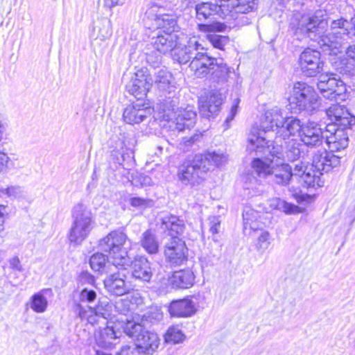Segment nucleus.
I'll list each match as a JSON object with an SVG mask.
<instances>
[{
    "label": "nucleus",
    "instance_id": "1",
    "mask_svg": "<svg viewBox=\"0 0 355 355\" xmlns=\"http://www.w3.org/2000/svg\"><path fill=\"white\" fill-rule=\"evenodd\" d=\"M299 26L300 31L310 40L317 42L322 51L328 55L341 52L351 38L349 23L343 17L333 20L330 24L331 32L326 34L328 22L322 10H317L313 16L303 17Z\"/></svg>",
    "mask_w": 355,
    "mask_h": 355
},
{
    "label": "nucleus",
    "instance_id": "2",
    "mask_svg": "<svg viewBox=\"0 0 355 355\" xmlns=\"http://www.w3.org/2000/svg\"><path fill=\"white\" fill-rule=\"evenodd\" d=\"M127 235L121 230L110 232L98 242L101 250L108 252L113 266L124 270L131 266L132 278L140 284L150 283L153 276L151 262L145 256L132 260L128 255L130 244Z\"/></svg>",
    "mask_w": 355,
    "mask_h": 355
},
{
    "label": "nucleus",
    "instance_id": "3",
    "mask_svg": "<svg viewBox=\"0 0 355 355\" xmlns=\"http://www.w3.org/2000/svg\"><path fill=\"white\" fill-rule=\"evenodd\" d=\"M160 227L164 232H168L172 238L168 241L164 248V257L166 261L171 266H180L187 261L188 248L184 241L178 238L185 229L183 220L174 215H166L160 218Z\"/></svg>",
    "mask_w": 355,
    "mask_h": 355
},
{
    "label": "nucleus",
    "instance_id": "4",
    "mask_svg": "<svg viewBox=\"0 0 355 355\" xmlns=\"http://www.w3.org/2000/svg\"><path fill=\"white\" fill-rule=\"evenodd\" d=\"M272 135H261L258 125L252 126L248 135L247 150L255 152L256 155H266V164H275L282 162L284 156L282 138L277 139L275 135L274 141H271Z\"/></svg>",
    "mask_w": 355,
    "mask_h": 355
},
{
    "label": "nucleus",
    "instance_id": "5",
    "mask_svg": "<svg viewBox=\"0 0 355 355\" xmlns=\"http://www.w3.org/2000/svg\"><path fill=\"white\" fill-rule=\"evenodd\" d=\"M123 332L134 341L142 355H153L157 350L160 339L158 335L146 330L135 320H128L123 327Z\"/></svg>",
    "mask_w": 355,
    "mask_h": 355
},
{
    "label": "nucleus",
    "instance_id": "6",
    "mask_svg": "<svg viewBox=\"0 0 355 355\" xmlns=\"http://www.w3.org/2000/svg\"><path fill=\"white\" fill-rule=\"evenodd\" d=\"M73 223L69 230L68 239L71 243L80 244L93 229L94 220L88 207L83 203H78L72 209Z\"/></svg>",
    "mask_w": 355,
    "mask_h": 355
},
{
    "label": "nucleus",
    "instance_id": "7",
    "mask_svg": "<svg viewBox=\"0 0 355 355\" xmlns=\"http://www.w3.org/2000/svg\"><path fill=\"white\" fill-rule=\"evenodd\" d=\"M319 96L314 89L305 83H295L288 98L291 108L295 112L306 111L309 113L319 106Z\"/></svg>",
    "mask_w": 355,
    "mask_h": 355
},
{
    "label": "nucleus",
    "instance_id": "8",
    "mask_svg": "<svg viewBox=\"0 0 355 355\" xmlns=\"http://www.w3.org/2000/svg\"><path fill=\"white\" fill-rule=\"evenodd\" d=\"M252 166L259 177H271L272 180L280 185H287L292 179V166L282 162L275 164H266L260 158H254Z\"/></svg>",
    "mask_w": 355,
    "mask_h": 355
},
{
    "label": "nucleus",
    "instance_id": "9",
    "mask_svg": "<svg viewBox=\"0 0 355 355\" xmlns=\"http://www.w3.org/2000/svg\"><path fill=\"white\" fill-rule=\"evenodd\" d=\"M202 162V156L196 155L192 161L180 168L178 177L182 184L193 187L203 181L208 168Z\"/></svg>",
    "mask_w": 355,
    "mask_h": 355
},
{
    "label": "nucleus",
    "instance_id": "10",
    "mask_svg": "<svg viewBox=\"0 0 355 355\" xmlns=\"http://www.w3.org/2000/svg\"><path fill=\"white\" fill-rule=\"evenodd\" d=\"M312 164L311 167L318 173L322 175L328 173L332 168L337 167L340 164V155H336L331 151H327L322 146L312 150Z\"/></svg>",
    "mask_w": 355,
    "mask_h": 355
},
{
    "label": "nucleus",
    "instance_id": "11",
    "mask_svg": "<svg viewBox=\"0 0 355 355\" xmlns=\"http://www.w3.org/2000/svg\"><path fill=\"white\" fill-rule=\"evenodd\" d=\"M352 127H338L336 125H327L325 142L330 151L338 153L345 150L349 144V132Z\"/></svg>",
    "mask_w": 355,
    "mask_h": 355
},
{
    "label": "nucleus",
    "instance_id": "12",
    "mask_svg": "<svg viewBox=\"0 0 355 355\" xmlns=\"http://www.w3.org/2000/svg\"><path fill=\"white\" fill-rule=\"evenodd\" d=\"M152 86V79L147 68L138 69L125 85L126 91L138 101L144 99Z\"/></svg>",
    "mask_w": 355,
    "mask_h": 355
},
{
    "label": "nucleus",
    "instance_id": "13",
    "mask_svg": "<svg viewBox=\"0 0 355 355\" xmlns=\"http://www.w3.org/2000/svg\"><path fill=\"white\" fill-rule=\"evenodd\" d=\"M320 52L310 48L305 49L299 58L302 73L307 77H313L322 72L324 62L320 59Z\"/></svg>",
    "mask_w": 355,
    "mask_h": 355
},
{
    "label": "nucleus",
    "instance_id": "14",
    "mask_svg": "<svg viewBox=\"0 0 355 355\" xmlns=\"http://www.w3.org/2000/svg\"><path fill=\"white\" fill-rule=\"evenodd\" d=\"M217 62V59L209 55L207 49L202 46V50H199L194 60H191L189 68L196 78H203L209 76Z\"/></svg>",
    "mask_w": 355,
    "mask_h": 355
},
{
    "label": "nucleus",
    "instance_id": "15",
    "mask_svg": "<svg viewBox=\"0 0 355 355\" xmlns=\"http://www.w3.org/2000/svg\"><path fill=\"white\" fill-rule=\"evenodd\" d=\"M325 132L326 128L323 130L318 123L309 121L302 127L300 139L306 146L313 150L322 146Z\"/></svg>",
    "mask_w": 355,
    "mask_h": 355
},
{
    "label": "nucleus",
    "instance_id": "16",
    "mask_svg": "<svg viewBox=\"0 0 355 355\" xmlns=\"http://www.w3.org/2000/svg\"><path fill=\"white\" fill-rule=\"evenodd\" d=\"M219 3H213L211 1L200 2L195 6L196 18L198 21H203L211 20L215 15H218L223 19H227L226 9L227 6H225L223 1L218 0Z\"/></svg>",
    "mask_w": 355,
    "mask_h": 355
},
{
    "label": "nucleus",
    "instance_id": "17",
    "mask_svg": "<svg viewBox=\"0 0 355 355\" xmlns=\"http://www.w3.org/2000/svg\"><path fill=\"white\" fill-rule=\"evenodd\" d=\"M226 27L225 24L218 21L198 24V29L201 32L209 33L207 35V40L214 47L218 49H223V47L228 44L230 39L227 36L217 35L215 32H223Z\"/></svg>",
    "mask_w": 355,
    "mask_h": 355
},
{
    "label": "nucleus",
    "instance_id": "18",
    "mask_svg": "<svg viewBox=\"0 0 355 355\" xmlns=\"http://www.w3.org/2000/svg\"><path fill=\"white\" fill-rule=\"evenodd\" d=\"M286 117L283 115L282 110L278 107H274L266 111L264 119L261 127H259L261 135L275 134L283 125Z\"/></svg>",
    "mask_w": 355,
    "mask_h": 355
},
{
    "label": "nucleus",
    "instance_id": "19",
    "mask_svg": "<svg viewBox=\"0 0 355 355\" xmlns=\"http://www.w3.org/2000/svg\"><path fill=\"white\" fill-rule=\"evenodd\" d=\"M327 114L332 121L327 125H336L338 127L355 125V116L351 114L344 105L333 104L327 110Z\"/></svg>",
    "mask_w": 355,
    "mask_h": 355
},
{
    "label": "nucleus",
    "instance_id": "20",
    "mask_svg": "<svg viewBox=\"0 0 355 355\" xmlns=\"http://www.w3.org/2000/svg\"><path fill=\"white\" fill-rule=\"evenodd\" d=\"M225 96L217 89L211 90L207 98L201 101L199 105L200 114L207 119L214 117L219 110Z\"/></svg>",
    "mask_w": 355,
    "mask_h": 355
},
{
    "label": "nucleus",
    "instance_id": "21",
    "mask_svg": "<svg viewBox=\"0 0 355 355\" xmlns=\"http://www.w3.org/2000/svg\"><path fill=\"white\" fill-rule=\"evenodd\" d=\"M152 114V109L140 103H134L127 106L123 113V121L130 125L139 124Z\"/></svg>",
    "mask_w": 355,
    "mask_h": 355
},
{
    "label": "nucleus",
    "instance_id": "22",
    "mask_svg": "<svg viewBox=\"0 0 355 355\" xmlns=\"http://www.w3.org/2000/svg\"><path fill=\"white\" fill-rule=\"evenodd\" d=\"M199 50H202V45L196 37L191 38L187 45L183 46H177L173 50V59L180 64L191 62V60H194V57Z\"/></svg>",
    "mask_w": 355,
    "mask_h": 355
},
{
    "label": "nucleus",
    "instance_id": "23",
    "mask_svg": "<svg viewBox=\"0 0 355 355\" xmlns=\"http://www.w3.org/2000/svg\"><path fill=\"white\" fill-rule=\"evenodd\" d=\"M167 310L173 318H188L196 312V304L191 298L173 300L167 306Z\"/></svg>",
    "mask_w": 355,
    "mask_h": 355
},
{
    "label": "nucleus",
    "instance_id": "24",
    "mask_svg": "<svg viewBox=\"0 0 355 355\" xmlns=\"http://www.w3.org/2000/svg\"><path fill=\"white\" fill-rule=\"evenodd\" d=\"M196 112L193 108L188 106L179 110L173 117H171L168 121H171L170 128L182 131L184 129H190L193 127L196 121Z\"/></svg>",
    "mask_w": 355,
    "mask_h": 355
},
{
    "label": "nucleus",
    "instance_id": "25",
    "mask_svg": "<svg viewBox=\"0 0 355 355\" xmlns=\"http://www.w3.org/2000/svg\"><path fill=\"white\" fill-rule=\"evenodd\" d=\"M114 272L104 279V284L106 289L115 295H123L128 292L129 288L125 284L126 275L123 270Z\"/></svg>",
    "mask_w": 355,
    "mask_h": 355
},
{
    "label": "nucleus",
    "instance_id": "26",
    "mask_svg": "<svg viewBox=\"0 0 355 355\" xmlns=\"http://www.w3.org/2000/svg\"><path fill=\"white\" fill-rule=\"evenodd\" d=\"M304 123L295 116H286L283 125L275 135H277V139L282 138L284 143L286 144V140L289 139L291 137L297 135L300 137V132L302 131Z\"/></svg>",
    "mask_w": 355,
    "mask_h": 355
},
{
    "label": "nucleus",
    "instance_id": "27",
    "mask_svg": "<svg viewBox=\"0 0 355 355\" xmlns=\"http://www.w3.org/2000/svg\"><path fill=\"white\" fill-rule=\"evenodd\" d=\"M152 40L154 49L162 54H166L177 46L178 36L176 33H162L159 31Z\"/></svg>",
    "mask_w": 355,
    "mask_h": 355
},
{
    "label": "nucleus",
    "instance_id": "28",
    "mask_svg": "<svg viewBox=\"0 0 355 355\" xmlns=\"http://www.w3.org/2000/svg\"><path fill=\"white\" fill-rule=\"evenodd\" d=\"M195 275L190 269H183L173 272L168 278V283L175 289L191 288L195 282Z\"/></svg>",
    "mask_w": 355,
    "mask_h": 355
},
{
    "label": "nucleus",
    "instance_id": "29",
    "mask_svg": "<svg viewBox=\"0 0 355 355\" xmlns=\"http://www.w3.org/2000/svg\"><path fill=\"white\" fill-rule=\"evenodd\" d=\"M133 147L134 144L131 139L123 137L116 142L111 156L116 164L121 165L125 160L132 157Z\"/></svg>",
    "mask_w": 355,
    "mask_h": 355
},
{
    "label": "nucleus",
    "instance_id": "30",
    "mask_svg": "<svg viewBox=\"0 0 355 355\" xmlns=\"http://www.w3.org/2000/svg\"><path fill=\"white\" fill-rule=\"evenodd\" d=\"M119 338L113 328L109 327L99 330L95 334L96 345L105 349L113 348Z\"/></svg>",
    "mask_w": 355,
    "mask_h": 355
},
{
    "label": "nucleus",
    "instance_id": "31",
    "mask_svg": "<svg viewBox=\"0 0 355 355\" xmlns=\"http://www.w3.org/2000/svg\"><path fill=\"white\" fill-rule=\"evenodd\" d=\"M336 76L337 75L334 73L321 74L317 83V87L322 96L331 101H334L335 98V96H332L331 92L333 91L332 87L338 86Z\"/></svg>",
    "mask_w": 355,
    "mask_h": 355
},
{
    "label": "nucleus",
    "instance_id": "32",
    "mask_svg": "<svg viewBox=\"0 0 355 355\" xmlns=\"http://www.w3.org/2000/svg\"><path fill=\"white\" fill-rule=\"evenodd\" d=\"M173 76L166 68H161L155 72V84L159 91L170 94L174 86L171 83Z\"/></svg>",
    "mask_w": 355,
    "mask_h": 355
},
{
    "label": "nucleus",
    "instance_id": "33",
    "mask_svg": "<svg viewBox=\"0 0 355 355\" xmlns=\"http://www.w3.org/2000/svg\"><path fill=\"white\" fill-rule=\"evenodd\" d=\"M155 22L162 33H175L178 28L176 17L171 14L156 15Z\"/></svg>",
    "mask_w": 355,
    "mask_h": 355
},
{
    "label": "nucleus",
    "instance_id": "34",
    "mask_svg": "<svg viewBox=\"0 0 355 355\" xmlns=\"http://www.w3.org/2000/svg\"><path fill=\"white\" fill-rule=\"evenodd\" d=\"M140 243L149 254H156L159 252V243L155 233L150 229L146 230L141 236Z\"/></svg>",
    "mask_w": 355,
    "mask_h": 355
},
{
    "label": "nucleus",
    "instance_id": "35",
    "mask_svg": "<svg viewBox=\"0 0 355 355\" xmlns=\"http://www.w3.org/2000/svg\"><path fill=\"white\" fill-rule=\"evenodd\" d=\"M230 70L227 64L224 63L222 60L217 62L216 67L212 69L209 77L212 83L218 85L225 84L229 78Z\"/></svg>",
    "mask_w": 355,
    "mask_h": 355
},
{
    "label": "nucleus",
    "instance_id": "36",
    "mask_svg": "<svg viewBox=\"0 0 355 355\" xmlns=\"http://www.w3.org/2000/svg\"><path fill=\"white\" fill-rule=\"evenodd\" d=\"M107 253V255H105L101 252H97L91 256L89 265L93 270L101 274L108 272L109 260L111 262L112 260L110 258L109 253Z\"/></svg>",
    "mask_w": 355,
    "mask_h": 355
},
{
    "label": "nucleus",
    "instance_id": "37",
    "mask_svg": "<svg viewBox=\"0 0 355 355\" xmlns=\"http://www.w3.org/2000/svg\"><path fill=\"white\" fill-rule=\"evenodd\" d=\"M334 69L343 76H355V64L347 58H338L333 62Z\"/></svg>",
    "mask_w": 355,
    "mask_h": 355
},
{
    "label": "nucleus",
    "instance_id": "38",
    "mask_svg": "<svg viewBox=\"0 0 355 355\" xmlns=\"http://www.w3.org/2000/svg\"><path fill=\"white\" fill-rule=\"evenodd\" d=\"M198 155L202 156V164L207 166L208 171L210 169L212 164L218 167L223 166L227 162V155L223 153L212 151L208 152L205 155L198 154Z\"/></svg>",
    "mask_w": 355,
    "mask_h": 355
},
{
    "label": "nucleus",
    "instance_id": "39",
    "mask_svg": "<svg viewBox=\"0 0 355 355\" xmlns=\"http://www.w3.org/2000/svg\"><path fill=\"white\" fill-rule=\"evenodd\" d=\"M51 291V289H44L32 296L31 307L34 311L43 313L46 311L48 301L44 295Z\"/></svg>",
    "mask_w": 355,
    "mask_h": 355
},
{
    "label": "nucleus",
    "instance_id": "40",
    "mask_svg": "<svg viewBox=\"0 0 355 355\" xmlns=\"http://www.w3.org/2000/svg\"><path fill=\"white\" fill-rule=\"evenodd\" d=\"M316 171H313L312 173L306 171L302 178L299 179V182L303 187L306 188H315L322 187L324 185V182L321 181L319 175L317 174Z\"/></svg>",
    "mask_w": 355,
    "mask_h": 355
},
{
    "label": "nucleus",
    "instance_id": "41",
    "mask_svg": "<svg viewBox=\"0 0 355 355\" xmlns=\"http://www.w3.org/2000/svg\"><path fill=\"white\" fill-rule=\"evenodd\" d=\"M252 171L248 173L244 178V187L246 189H251L258 191V186L262 182L263 177H259L255 172V169L252 166Z\"/></svg>",
    "mask_w": 355,
    "mask_h": 355
},
{
    "label": "nucleus",
    "instance_id": "42",
    "mask_svg": "<svg viewBox=\"0 0 355 355\" xmlns=\"http://www.w3.org/2000/svg\"><path fill=\"white\" fill-rule=\"evenodd\" d=\"M300 146L301 144L296 140L291 139L288 142L285 151L286 156L288 161L294 162L301 157L302 152L300 150Z\"/></svg>",
    "mask_w": 355,
    "mask_h": 355
},
{
    "label": "nucleus",
    "instance_id": "43",
    "mask_svg": "<svg viewBox=\"0 0 355 355\" xmlns=\"http://www.w3.org/2000/svg\"><path fill=\"white\" fill-rule=\"evenodd\" d=\"M179 98L177 96H168L166 97V99L164 100V112L166 113L167 112H171V113L166 114L168 116L167 120H170L171 117H173L176 115V114L179 112L180 110L182 109V107H179Z\"/></svg>",
    "mask_w": 355,
    "mask_h": 355
},
{
    "label": "nucleus",
    "instance_id": "44",
    "mask_svg": "<svg viewBox=\"0 0 355 355\" xmlns=\"http://www.w3.org/2000/svg\"><path fill=\"white\" fill-rule=\"evenodd\" d=\"M270 206L274 209L284 211L286 214H290L297 211L298 207L287 202L286 201L280 198H274L271 200Z\"/></svg>",
    "mask_w": 355,
    "mask_h": 355
},
{
    "label": "nucleus",
    "instance_id": "45",
    "mask_svg": "<svg viewBox=\"0 0 355 355\" xmlns=\"http://www.w3.org/2000/svg\"><path fill=\"white\" fill-rule=\"evenodd\" d=\"M184 338V334L177 327H169L164 336V339L166 343L174 344L182 342Z\"/></svg>",
    "mask_w": 355,
    "mask_h": 355
},
{
    "label": "nucleus",
    "instance_id": "46",
    "mask_svg": "<svg viewBox=\"0 0 355 355\" xmlns=\"http://www.w3.org/2000/svg\"><path fill=\"white\" fill-rule=\"evenodd\" d=\"M336 81L338 82V86L332 87V96H335L334 101H345L347 98V87L346 85L340 78L336 77Z\"/></svg>",
    "mask_w": 355,
    "mask_h": 355
},
{
    "label": "nucleus",
    "instance_id": "47",
    "mask_svg": "<svg viewBox=\"0 0 355 355\" xmlns=\"http://www.w3.org/2000/svg\"><path fill=\"white\" fill-rule=\"evenodd\" d=\"M75 313L80 318L81 320L85 319L89 317V313L91 314L95 313L96 315L101 314L103 317H105V313H101L99 310V307L96 309L92 308L91 306H83L80 303H77L74 306Z\"/></svg>",
    "mask_w": 355,
    "mask_h": 355
},
{
    "label": "nucleus",
    "instance_id": "48",
    "mask_svg": "<svg viewBox=\"0 0 355 355\" xmlns=\"http://www.w3.org/2000/svg\"><path fill=\"white\" fill-rule=\"evenodd\" d=\"M3 194L15 199L20 198L24 196V189L18 185L10 186L6 189H0V196Z\"/></svg>",
    "mask_w": 355,
    "mask_h": 355
},
{
    "label": "nucleus",
    "instance_id": "49",
    "mask_svg": "<svg viewBox=\"0 0 355 355\" xmlns=\"http://www.w3.org/2000/svg\"><path fill=\"white\" fill-rule=\"evenodd\" d=\"M163 318L162 313L157 309H153L143 315L142 322L155 323L160 321Z\"/></svg>",
    "mask_w": 355,
    "mask_h": 355
},
{
    "label": "nucleus",
    "instance_id": "50",
    "mask_svg": "<svg viewBox=\"0 0 355 355\" xmlns=\"http://www.w3.org/2000/svg\"><path fill=\"white\" fill-rule=\"evenodd\" d=\"M97 297L96 292L87 288H83L79 294V300L81 302L92 303Z\"/></svg>",
    "mask_w": 355,
    "mask_h": 355
},
{
    "label": "nucleus",
    "instance_id": "51",
    "mask_svg": "<svg viewBox=\"0 0 355 355\" xmlns=\"http://www.w3.org/2000/svg\"><path fill=\"white\" fill-rule=\"evenodd\" d=\"M102 27H99V37L101 40H104L110 37L112 34L111 21L107 19H102Z\"/></svg>",
    "mask_w": 355,
    "mask_h": 355
},
{
    "label": "nucleus",
    "instance_id": "52",
    "mask_svg": "<svg viewBox=\"0 0 355 355\" xmlns=\"http://www.w3.org/2000/svg\"><path fill=\"white\" fill-rule=\"evenodd\" d=\"M240 100L239 98H236L234 101L233 105L231 107L230 113L228 116L226 117L223 125L225 127V130L228 129L231 126V122L234 120L235 116L238 112L239 103Z\"/></svg>",
    "mask_w": 355,
    "mask_h": 355
},
{
    "label": "nucleus",
    "instance_id": "53",
    "mask_svg": "<svg viewBox=\"0 0 355 355\" xmlns=\"http://www.w3.org/2000/svg\"><path fill=\"white\" fill-rule=\"evenodd\" d=\"M270 244V234L268 232H262L258 238L257 247L259 250L264 252L267 250Z\"/></svg>",
    "mask_w": 355,
    "mask_h": 355
},
{
    "label": "nucleus",
    "instance_id": "54",
    "mask_svg": "<svg viewBox=\"0 0 355 355\" xmlns=\"http://www.w3.org/2000/svg\"><path fill=\"white\" fill-rule=\"evenodd\" d=\"M307 171V166L304 165L302 162L295 164L292 166V178L295 177L298 180L302 178V176Z\"/></svg>",
    "mask_w": 355,
    "mask_h": 355
},
{
    "label": "nucleus",
    "instance_id": "55",
    "mask_svg": "<svg viewBox=\"0 0 355 355\" xmlns=\"http://www.w3.org/2000/svg\"><path fill=\"white\" fill-rule=\"evenodd\" d=\"M78 280L81 285H94L96 282L94 277L87 271L81 272L78 276Z\"/></svg>",
    "mask_w": 355,
    "mask_h": 355
},
{
    "label": "nucleus",
    "instance_id": "56",
    "mask_svg": "<svg viewBox=\"0 0 355 355\" xmlns=\"http://www.w3.org/2000/svg\"><path fill=\"white\" fill-rule=\"evenodd\" d=\"M209 231L213 234H217L219 232V228L220 226V220L219 219V217L214 216L210 218L209 222Z\"/></svg>",
    "mask_w": 355,
    "mask_h": 355
},
{
    "label": "nucleus",
    "instance_id": "57",
    "mask_svg": "<svg viewBox=\"0 0 355 355\" xmlns=\"http://www.w3.org/2000/svg\"><path fill=\"white\" fill-rule=\"evenodd\" d=\"M202 135L201 133H196L190 137L184 138V143L186 146H191L198 142L201 138Z\"/></svg>",
    "mask_w": 355,
    "mask_h": 355
},
{
    "label": "nucleus",
    "instance_id": "58",
    "mask_svg": "<svg viewBox=\"0 0 355 355\" xmlns=\"http://www.w3.org/2000/svg\"><path fill=\"white\" fill-rule=\"evenodd\" d=\"M10 266L12 269L17 270L19 272L22 271V266L21 265L20 261L17 257H14L9 261Z\"/></svg>",
    "mask_w": 355,
    "mask_h": 355
},
{
    "label": "nucleus",
    "instance_id": "59",
    "mask_svg": "<svg viewBox=\"0 0 355 355\" xmlns=\"http://www.w3.org/2000/svg\"><path fill=\"white\" fill-rule=\"evenodd\" d=\"M104 1V6L112 9V8L121 6L125 3V0H103Z\"/></svg>",
    "mask_w": 355,
    "mask_h": 355
},
{
    "label": "nucleus",
    "instance_id": "60",
    "mask_svg": "<svg viewBox=\"0 0 355 355\" xmlns=\"http://www.w3.org/2000/svg\"><path fill=\"white\" fill-rule=\"evenodd\" d=\"M9 159L6 153L0 152V173L6 170Z\"/></svg>",
    "mask_w": 355,
    "mask_h": 355
},
{
    "label": "nucleus",
    "instance_id": "61",
    "mask_svg": "<svg viewBox=\"0 0 355 355\" xmlns=\"http://www.w3.org/2000/svg\"><path fill=\"white\" fill-rule=\"evenodd\" d=\"M130 205L133 207H143L146 205V200L139 197L131 198Z\"/></svg>",
    "mask_w": 355,
    "mask_h": 355
},
{
    "label": "nucleus",
    "instance_id": "62",
    "mask_svg": "<svg viewBox=\"0 0 355 355\" xmlns=\"http://www.w3.org/2000/svg\"><path fill=\"white\" fill-rule=\"evenodd\" d=\"M162 57L160 55L155 57V61L153 60V55H149L147 57V61L151 63L154 67H156L162 62Z\"/></svg>",
    "mask_w": 355,
    "mask_h": 355
},
{
    "label": "nucleus",
    "instance_id": "63",
    "mask_svg": "<svg viewBox=\"0 0 355 355\" xmlns=\"http://www.w3.org/2000/svg\"><path fill=\"white\" fill-rule=\"evenodd\" d=\"M346 53L349 58L355 60V45L349 46L347 49Z\"/></svg>",
    "mask_w": 355,
    "mask_h": 355
},
{
    "label": "nucleus",
    "instance_id": "64",
    "mask_svg": "<svg viewBox=\"0 0 355 355\" xmlns=\"http://www.w3.org/2000/svg\"><path fill=\"white\" fill-rule=\"evenodd\" d=\"M141 184L144 186H150L152 184V180L149 176L144 175L141 177Z\"/></svg>",
    "mask_w": 355,
    "mask_h": 355
}]
</instances>
